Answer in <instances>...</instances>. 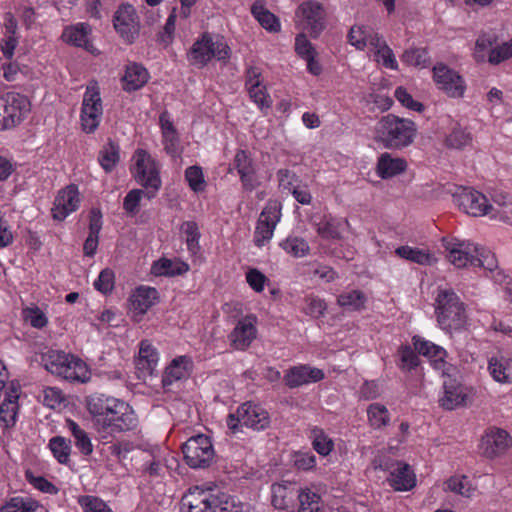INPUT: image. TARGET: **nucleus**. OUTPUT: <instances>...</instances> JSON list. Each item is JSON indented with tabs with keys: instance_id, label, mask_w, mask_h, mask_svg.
<instances>
[{
	"instance_id": "obj_50",
	"label": "nucleus",
	"mask_w": 512,
	"mask_h": 512,
	"mask_svg": "<svg viewBox=\"0 0 512 512\" xmlns=\"http://www.w3.org/2000/svg\"><path fill=\"white\" fill-rule=\"evenodd\" d=\"M472 141L471 134L462 128H454L450 134L447 135L445 143L447 147L453 149H462L469 145Z\"/></svg>"
},
{
	"instance_id": "obj_7",
	"label": "nucleus",
	"mask_w": 512,
	"mask_h": 512,
	"mask_svg": "<svg viewBox=\"0 0 512 512\" xmlns=\"http://www.w3.org/2000/svg\"><path fill=\"white\" fill-rule=\"evenodd\" d=\"M211 490V487L206 490L199 486L190 488L181 498L180 512H223L222 497L212 494Z\"/></svg>"
},
{
	"instance_id": "obj_28",
	"label": "nucleus",
	"mask_w": 512,
	"mask_h": 512,
	"mask_svg": "<svg viewBox=\"0 0 512 512\" xmlns=\"http://www.w3.org/2000/svg\"><path fill=\"white\" fill-rule=\"evenodd\" d=\"M444 396L440 399V405L446 410H453L465 402L466 394L462 386L453 379L444 381Z\"/></svg>"
},
{
	"instance_id": "obj_27",
	"label": "nucleus",
	"mask_w": 512,
	"mask_h": 512,
	"mask_svg": "<svg viewBox=\"0 0 512 512\" xmlns=\"http://www.w3.org/2000/svg\"><path fill=\"white\" fill-rule=\"evenodd\" d=\"M191 360L186 356H180L172 360L171 364L165 369L162 377V385L168 389L175 381L185 379L189 376V367Z\"/></svg>"
},
{
	"instance_id": "obj_9",
	"label": "nucleus",
	"mask_w": 512,
	"mask_h": 512,
	"mask_svg": "<svg viewBox=\"0 0 512 512\" xmlns=\"http://www.w3.org/2000/svg\"><path fill=\"white\" fill-rule=\"evenodd\" d=\"M433 80L439 90L450 98L463 97L466 84L462 76L443 62L436 63L433 68Z\"/></svg>"
},
{
	"instance_id": "obj_4",
	"label": "nucleus",
	"mask_w": 512,
	"mask_h": 512,
	"mask_svg": "<svg viewBox=\"0 0 512 512\" xmlns=\"http://www.w3.org/2000/svg\"><path fill=\"white\" fill-rule=\"evenodd\" d=\"M41 363L47 371L70 381H85L86 365L73 355L60 351H48L41 357Z\"/></svg>"
},
{
	"instance_id": "obj_62",
	"label": "nucleus",
	"mask_w": 512,
	"mask_h": 512,
	"mask_svg": "<svg viewBox=\"0 0 512 512\" xmlns=\"http://www.w3.org/2000/svg\"><path fill=\"white\" fill-rule=\"evenodd\" d=\"M246 280L249 286L256 292H262L264 289L267 277L258 269H250L246 273Z\"/></svg>"
},
{
	"instance_id": "obj_8",
	"label": "nucleus",
	"mask_w": 512,
	"mask_h": 512,
	"mask_svg": "<svg viewBox=\"0 0 512 512\" xmlns=\"http://www.w3.org/2000/svg\"><path fill=\"white\" fill-rule=\"evenodd\" d=\"M30 110L28 98L19 93L9 92L0 97V131L20 124Z\"/></svg>"
},
{
	"instance_id": "obj_16",
	"label": "nucleus",
	"mask_w": 512,
	"mask_h": 512,
	"mask_svg": "<svg viewBox=\"0 0 512 512\" xmlns=\"http://www.w3.org/2000/svg\"><path fill=\"white\" fill-rule=\"evenodd\" d=\"M512 446V437L501 428H488L481 438L480 449L487 459L502 456Z\"/></svg>"
},
{
	"instance_id": "obj_23",
	"label": "nucleus",
	"mask_w": 512,
	"mask_h": 512,
	"mask_svg": "<svg viewBox=\"0 0 512 512\" xmlns=\"http://www.w3.org/2000/svg\"><path fill=\"white\" fill-rule=\"evenodd\" d=\"M272 505L279 510H288L295 506V499L301 491L294 483H274L271 487Z\"/></svg>"
},
{
	"instance_id": "obj_15",
	"label": "nucleus",
	"mask_w": 512,
	"mask_h": 512,
	"mask_svg": "<svg viewBox=\"0 0 512 512\" xmlns=\"http://www.w3.org/2000/svg\"><path fill=\"white\" fill-rule=\"evenodd\" d=\"M220 47L218 40L214 41L210 33L204 32L191 46L187 54L188 60L192 65L203 67L214 57L222 59Z\"/></svg>"
},
{
	"instance_id": "obj_29",
	"label": "nucleus",
	"mask_w": 512,
	"mask_h": 512,
	"mask_svg": "<svg viewBox=\"0 0 512 512\" xmlns=\"http://www.w3.org/2000/svg\"><path fill=\"white\" fill-rule=\"evenodd\" d=\"M251 13L266 31L278 33L281 30L279 18L265 7L263 0H256L253 3Z\"/></svg>"
},
{
	"instance_id": "obj_58",
	"label": "nucleus",
	"mask_w": 512,
	"mask_h": 512,
	"mask_svg": "<svg viewBox=\"0 0 512 512\" xmlns=\"http://www.w3.org/2000/svg\"><path fill=\"white\" fill-rule=\"evenodd\" d=\"M295 51L302 59L308 58L310 55H316L315 48L304 33H300L296 36Z\"/></svg>"
},
{
	"instance_id": "obj_56",
	"label": "nucleus",
	"mask_w": 512,
	"mask_h": 512,
	"mask_svg": "<svg viewBox=\"0 0 512 512\" xmlns=\"http://www.w3.org/2000/svg\"><path fill=\"white\" fill-rule=\"evenodd\" d=\"M512 57V39L506 43H503L500 46H497L495 48H492L488 61L491 64H499L504 60H507Z\"/></svg>"
},
{
	"instance_id": "obj_2",
	"label": "nucleus",
	"mask_w": 512,
	"mask_h": 512,
	"mask_svg": "<svg viewBox=\"0 0 512 512\" xmlns=\"http://www.w3.org/2000/svg\"><path fill=\"white\" fill-rule=\"evenodd\" d=\"M417 131L413 120L389 113L376 123L374 140L385 149L403 150L414 143Z\"/></svg>"
},
{
	"instance_id": "obj_6",
	"label": "nucleus",
	"mask_w": 512,
	"mask_h": 512,
	"mask_svg": "<svg viewBox=\"0 0 512 512\" xmlns=\"http://www.w3.org/2000/svg\"><path fill=\"white\" fill-rule=\"evenodd\" d=\"M182 452L186 464L193 469H206L215 458L212 441L204 434L190 437L182 445Z\"/></svg>"
},
{
	"instance_id": "obj_49",
	"label": "nucleus",
	"mask_w": 512,
	"mask_h": 512,
	"mask_svg": "<svg viewBox=\"0 0 512 512\" xmlns=\"http://www.w3.org/2000/svg\"><path fill=\"white\" fill-rule=\"evenodd\" d=\"M248 92L250 98L261 110L269 109L271 107L272 101L269 94L267 93L265 85H258L256 82L255 84L249 86Z\"/></svg>"
},
{
	"instance_id": "obj_21",
	"label": "nucleus",
	"mask_w": 512,
	"mask_h": 512,
	"mask_svg": "<svg viewBox=\"0 0 512 512\" xmlns=\"http://www.w3.org/2000/svg\"><path fill=\"white\" fill-rule=\"evenodd\" d=\"M158 298V291L155 288L138 287L129 298L133 320L139 322L142 316L157 303Z\"/></svg>"
},
{
	"instance_id": "obj_32",
	"label": "nucleus",
	"mask_w": 512,
	"mask_h": 512,
	"mask_svg": "<svg viewBox=\"0 0 512 512\" xmlns=\"http://www.w3.org/2000/svg\"><path fill=\"white\" fill-rule=\"evenodd\" d=\"M149 78L147 70L140 64L133 63L126 68L123 81L125 82L124 90L135 91L143 87Z\"/></svg>"
},
{
	"instance_id": "obj_48",
	"label": "nucleus",
	"mask_w": 512,
	"mask_h": 512,
	"mask_svg": "<svg viewBox=\"0 0 512 512\" xmlns=\"http://www.w3.org/2000/svg\"><path fill=\"white\" fill-rule=\"evenodd\" d=\"M38 503L34 500H25L22 497H13L0 509L1 512H35Z\"/></svg>"
},
{
	"instance_id": "obj_5",
	"label": "nucleus",
	"mask_w": 512,
	"mask_h": 512,
	"mask_svg": "<svg viewBox=\"0 0 512 512\" xmlns=\"http://www.w3.org/2000/svg\"><path fill=\"white\" fill-rule=\"evenodd\" d=\"M270 425L269 413L258 404L245 402L239 406L236 413H230L227 426L232 434L242 431V427L252 428L257 431L264 430Z\"/></svg>"
},
{
	"instance_id": "obj_36",
	"label": "nucleus",
	"mask_w": 512,
	"mask_h": 512,
	"mask_svg": "<svg viewBox=\"0 0 512 512\" xmlns=\"http://www.w3.org/2000/svg\"><path fill=\"white\" fill-rule=\"evenodd\" d=\"M395 253L400 258L419 265H429L434 259L433 255L428 250H423L408 245H403L396 248Z\"/></svg>"
},
{
	"instance_id": "obj_45",
	"label": "nucleus",
	"mask_w": 512,
	"mask_h": 512,
	"mask_svg": "<svg viewBox=\"0 0 512 512\" xmlns=\"http://www.w3.org/2000/svg\"><path fill=\"white\" fill-rule=\"evenodd\" d=\"M313 449L321 456L329 455L334 448V441L321 428L312 430Z\"/></svg>"
},
{
	"instance_id": "obj_22",
	"label": "nucleus",
	"mask_w": 512,
	"mask_h": 512,
	"mask_svg": "<svg viewBox=\"0 0 512 512\" xmlns=\"http://www.w3.org/2000/svg\"><path fill=\"white\" fill-rule=\"evenodd\" d=\"M324 376L321 369L301 365L290 368L283 379L285 385L293 389L305 384L319 382L324 379Z\"/></svg>"
},
{
	"instance_id": "obj_37",
	"label": "nucleus",
	"mask_w": 512,
	"mask_h": 512,
	"mask_svg": "<svg viewBox=\"0 0 512 512\" xmlns=\"http://www.w3.org/2000/svg\"><path fill=\"white\" fill-rule=\"evenodd\" d=\"M401 61L408 66L423 69L430 65L431 58L426 47H411L403 52L401 55Z\"/></svg>"
},
{
	"instance_id": "obj_26",
	"label": "nucleus",
	"mask_w": 512,
	"mask_h": 512,
	"mask_svg": "<svg viewBox=\"0 0 512 512\" xmlns=\"http://www.w3.org/2000/svg\"><path fill=\"white\" fill-rule=\"evenodd\" d=\"M407 169V162L404 158H394L390 153H382L376 164V172L381 179H389L397 176Z\"/></svg>"
},
{
	"instance_id": "obj_34",
	"label": "nucleus",
	"mask_w": 512,
	"mask_h": 512,
	"mask_svg": "<svg viewBox=\"0 0 512 512\" xmlns=\"http://www.w3.org/2000/svg\"><path fill=\"white\" fill-rule=\"evenodd\" d=\"M189 270V265L185 262H173L167 258H161L154 262L151 272L157 276H177L186 273Z\"/></svg>"
},
{
	"instance_id": "obj_10",
	"label": "nucleus",
	"mask_w": 512,
	"mask_h": 512,
	"mask_svg": "<svg viewBox=\"0 0 512 512\" xmlns=\"http://www.w3.org/2000/svg\"><path fill=\"white\" fill-rule=\"evenodd\" d=\"M295 16L303 20V29L307 30L312 38L319 37L326 27L325 9L323 5L316 0L302 2L296 9Z\"/></svg>"
},
{
	"instance_id": "obj_11",
	"label": "nucleus",
	"mask_w": 512,
	"mask_h": 512,
	"mask_svg": "<svg viewBox=\"0 0 512 512\" xmlns=\"http://www.w3.org/2000/svg\"><path fill=\"white\" fill-rule=\"evenodd\" d=\"M97 422L104 430H108L110 434L131 431L138 425L137 416L124 401H120L117 404V407L108 418L98 419Z\"/></svg>"
},
{
	"instance_id": "obj_43",
	"label": "nucleus",
	"mask_w": 512,
	"mask_h": 512,
	"mask_svg": "<svg viewBox=\"0 0 512 512\" xmlns=\"http://www.w3.org/2000/svg\"><path fill=\"white\" fill-rule=\"evenodd\" d=\"M338 304L351 311H358L365 307L366 297L360 290H352L338 296Z\"/></svg>"
},
{
	"instance_id": "obj_25",
	"label": "nucleus",
	"mask_w": 512,
	"mask_h": 512,
	"mask_svg": "<svg viewBox=\"0 0 512 512\" xmlns=\"http://www.w3.org/2000/svg\"><path fill=\"white\" fill-rule=\"evenodd\" d=\"M234 164L240 175L243 187L246 190L252 191L259 182L256 177V172L252 163V159L244 150H239L234 158Z\"/></svg>"
},
{
	"instance_id": "obj_17",
	"label": "nucleus",
	"mask_w": 512,
	"mask_h": 512,
	"mask_svg": "<svg viewBox=\"0 0 512 512\" xmlns=\"http://www.w3.org/2000/svg\"><path fill=\"white\" fill-rule=\"evenodd\" d=\"M137 17L132 5L123 4L115 12L113 24L116 31L127 42L133 43L139 33Z\"/></svg>"
},
{
	"instance_id": "obj_38",
	"label": "nucleus",
	"mask_w": 512,
	"mask_h": 512,
	"mask_svg": "<svg viewBox=\"0 0 512 512\" xmlns=\"http://www.w3.org/2000/svg\"><path fill=\"white\" fill-rule=\"evenodd\" d=\"M512 361L504 357H492L489 360V370L493 379L499 383L511 382Z\"/></svg>"
},
{
	"instance_id": "obj_64",
	"label": "nucleus",
	"mask_w": 512,
	"mask_h": 512,
	"mask_svg": "<svg viewBox=\"0 0 512 512\" xmlns=\"http://www.w3.org/2000/svg\"><path fill=\"white\" fill-rule=\"evenodd\" d=\"M25 319L29 321L34 328H43L48 322L47 317L38 307L27 309L25 311Z\"/></svg>"
},
{
	"instance_id": "obj_40",
	"label": "nucleus",
	"mask_w": 512,
	"mask_h": 512,
	"mask_svg": "<svg viewBox=\"0 0 512 512\" xmlns=\"http://www.w3.org/2000/svg\"><path fill=\"white\" fill-rule=\"evenodd\" d=\"M399 361L397 366L403 372H411L420 365V358L409 345H401L398 348Z\"/></svg>"
},
{
	"instance_id": "obj_35",
	"label": "nucleus",
	"mask_w": 512,
	"mask_h": 512,
	"mask_svg": "<svg viewBox=\"0 0 512 512\" xmlns=\"http://www.w3.org/2000/svg\"><path fill=\"white\" fill-rule=\"evenodd\" d=\"M17 399L16 391H12L6 395V398L0 405V422L3 423L4 428H10L15 425L18 412Z\"/></svg>"
},
{
	"instance_id": "obj_53",
	"label": "nucleus",
	"mask_w": 512,
	"mask_h": 512,
	"mask_svg": "<svg viewBox=\"0 0 512 512\" xmlns=\"http://www.w3.org/2000/svg\"><path fill=\"white\" fill-rule=\"evenodd\" d=\"M394 96L407 109L422 112L425 108L421 102L414 100L412 95L402 86L396 88Z\"/></svg>"
},
{
	"instance_id": "obj_60",
	"label": "nucleus",
	"mask_w": 512,
	"mask_h": 512,
	"mask_svg": "<svg viewBox=\"0 0 512 512\" xmlns=\"http://www.w3.org/2000/svg\"><path fill=\"white\" fill-rule=\"evenodd\" d=\"M79 502L85 512H112L111 509L97 497L83 496Z\"/></svg>"
},
{
	"instance_id": "obj_42",
	"label": "nucleus",
	"mask_w": 512,
	"mask_h": 512,
	"mask_svg": "<svg viewBox=\"0 0 512 512\" xmlns=\"http://www.w3.org/2000/svg\"><path fill=\"white\" fill-rule=\"evenodd\" d=\"M368 420L374 429L385 427L389 423V411L380 403H372L367 408Z\"/></svg>"
},
{
	"instance_id": "obj_24",
	"label": "nucleus",
	"mask_w": 512,
	"mask_h": 512,
	"mask_svg": "<svg viewBox=\"0 0 512 512\" xmlns=\"http://www.w3.org/2000/svg\"><path fill=\"white\" fill-rule=\"evenodd\" d=\"M396 467L391 470L388 482L396 491H409L416 485V476L410 465L404 462H396Z\"/></svg>"
},
{
	"instance_id": "obj_30",
	"label": "nucleus",
	"mask_w": 512,
	"mask_h": 512,
	"mask_svg": "<svg viewBox=\"0 0 512 512\" xmlns=\"http://www.w3.org/2000/svg\"><path fill=\"white\" fill-rule=\"evenodd\" d=\"M121 400L104 395H92L87 398V408L93 416L108 418Z\"/></svg>"
},
{
	"instance_id": "obj_3",
	"label": "nucleus",
	"mask_w": 512,
	"mask_h": 512,
	"mask_svg": "<svg viewBox=\"0 0 512 512\" xmlns=\"http://www.w3.org/2000/svg\"><path fill=\"white\" fill-rule=\"evenodd\" d=\"M435 314L439 327L453 334L467 328L466 305L453 289L439 290L435 299Z\"/></svg>"
},
{
	"instance_id": "obj_14",
	"label": "nucleus",
	"mask_w": 512,
	"mask_h": 512,
	"mask_svg": "<svg viewBox=\"0 0 512 512\" xmlns=\"http://www.w3.org/2000/svg\"><path fill=\"white\" fill-rule=\"evenodd\" d=\"M257 317L248 314L236 320L234 329L229 334L230 346L234 350L245 351L257 338Z\"/></svg>"
},
{
	"instance_id": "obj_59",
	"label": "nucleus",
	"mask_w": 512,
	"mask_h": 512,
	"mask_svg": "<svg viewBox=\"0 0 512 512\" xmlns=\"http://www.w3.org/2000/svg\"><path fill=\"white\" fill-rule=\"evenodd\" d=\"M466 479L467 477L465 475L461 477L452 476L445 482V485L447 486V489L450 490L451 492H454L461 496L470 497L471 489L470 487L466 488Z\"/></svg>"
},
{
	"instance_id": "obj_41",
	"label": "nucleus",
	"mask_w": 512,
	"mask_h": 512,
	"mask_svg": "<svg viewBox=\"0 0 512 512\" xmlns=\"http://www.w3.org/2000/svg\"><path fill=\"white\" fill-rule=\"evenodd\" d=\"M71 442L62 436H55L49 441V448L61 464H67L70 459Z\"/></svg>"
},
{
	"instance_id": "obj_1",
	"label": "nucleus",
	"mask_w": 512,
	"mask_h": 512,
	"mask_svg": "<svg viewBox=\"0 0 512 512\" xmlns=\"http://www.w3.org/2000/svg\"><path fill=\"white\" fill-rule=\"evenodd\" d=\"M134 158L135 166L132 170L134 179L145 190L133 189L125 196L123 208L130 215L138 212L143 196L148 199L154 198L162 184L157 163L146 150L137 149Z\"/></svg>"
},
{
	"instance_id": "obj_52",
	"label": "nucleus",
	"mask_w": 512,
	"mask_h": 512,
	"mask_svg": "<svg viewBox=\"0 0 512 512\" xmlns=\"http://www.w3.org/2000/svg\"><path fill=\"white\" fill-rule=\"evenodd\" d=\"M475 253V266L484 268L489 271H493L497 267V261L490 251H486L484 248L478 246L473 247Z\"/></svg>"
},
{
	"instance_id": "obj_57",
	"label": "nucleus",
	"mask_w": 512,
	"mask_h": 512,
	"mask_svg": "<svg viewBox=\"0 0 512 512\" xmlns=\"http://www.w3.org/2000/svg\"><path fill=\"white\" fill-rule=\"evenodd\" d=\"M349 43L359 50L367 45V31L364 26H352L348 33Z\"/></svg>"
},
{
	"instance_id": "obj_51",
	"label": "nucleus",
	"mask_w": 512,
	"mask_h": 512,
	"mask_svg": "<svg viewBox=\"0 0 512 512\" xmlns=\"http://www.w3.org/2000/svg\"><path fill=\"white\" fill-rule=\"evenodd\" d=\"M185 179L193 191L204 190L205 181L201 167L196 165L188 167L185 171Z\"/></svg>"
},
{
	"instance_id": "obj_55",
	"label": "nucleus",
	"mask_w": 512,
	"mask_h": 512,
	"mask_svg": "<svg viewBox=\"0 0 512 512\" xmlns=\"http://www.w3.org/2000/svg\"><path fill=\"white\" fill-rule=\"evenodd\" d=\"M115 275L109 268L103 269L98 279L94 282V287L103 294H108L114 289Z\"/></svg>"
},
{
	"instance_id": "obj_63",
	"label": "nucleus",
	"mask_w": 512,
	"mask_h": 512,
	"mask_svg": "<svg viewBox=\"0 0 512 512\" xmlns=\"http://www.w3.org/2000/svg\"><path fill=\"white\" fill-rule=\"evenodd\" d=\"M176 8L174 7L165 23L163 28V32L159 34V40L162 43L169 44L172 41L174 31H175V21H176Z\"/></svg>"
},
{
	"instance_id": "obj_12",
	"label": "nucleus",
	"mask_w": 512,
	"mask_h": 512,
	"mask_svg": "<svg viewBox=\"0 0 512 512\" xmlns=\"http://www.w3.org/2000/svg\"><path fill=\"white\" fill-rule=\"evenodd\" d=\"M102 111L99 89L96 86H88L81 109V125L85 132L92 133L95 131L99 125Z\"/></svg>"
},
{
	"instance_id": "obj_46",
	"label": "nucleus",
	"mask_w": 512,
	"mask_h": 512,
	"mask_svg": "<svg viewBox=\"0 0 512 512\" xmlns=\"http://www.w3.org/2000/svg\"><path fill=\"white\" fill-rule=\"evenodd\" d=\"M181 231L186 236V244L188 250L192 254L196 255L200 250V231L197 223L194 221H186L181 225Z\"/></svg>"
},
{
	"instance_id": "obj_33",
	"label": "nucleus",
	"mask_w": 512,
	"mask_h": 512,
	"mask_svg": "<svg viewBox=\"0 0 512 512\" xmlns=\"http://www.w3.org/2000/svg\"><path fill=\"white\" fill-rule=\"evenodd\" d=\"M89 32V25L81 23L77 26L66 28L62 34V38L69 44L77 47H83L90 51V48L93 46L88 39Z\"/></svg>"
},
{
	"instance_id": "obj_20",
	"label": "nucleus",
	"mask_w": 512,
	"mask_h": 512,
	"mask_svg": "<svg viewBox=\"0 0 512 512\" xmlns=\"http://www.w3.org/2000/svg\"><path fill=\"white\" fill-rule=\"evenodd\" d=\"M442 243L449 253V262L455 267L464 268L468 265H476L473 251L475 245L463 241L446 240L445 238L442 239Z\"/></svg>"
},
{
	"instance_id": "obj_18",
	"label": "nucleus",
	"mask_w": 512,
	"mask_h": 512,
	"mask_svg": "<svg viewBox=\"0 0 512 512\" xmlns=\"http://www.w3.org/2000/svg\"><path fill=\"white\" fill-rule=\"evenodd\" d=\"M456 202L460 209L474 217L484 216L492 209L484 194L468 189L456 195Z\"/></svg>"
},
{
	"instance_id": "obj_31",
	"label": "nucleus",
	"mask_w": 512,
	"mask_h": 512,
	"mask_svg": "<svg viewBox=\"0 0 512 512\" xmlns=\"http://www.w3.org/2000/svg\"><path fill=\"white\" fill-rule=\"evenodd\" d=\"M158 363V353L156 349L148 343L142 341L139 349V357L136 360L138 370L145 374L152 375Z\"/></svg>"
},
{
	"instance_id": "obj_19",
	"label": "nucleus",
	"mask_w": 512,
	"mask_h": 512,
	"mask_svg": "<svg viewBox=\"0 0 512 512\" xmlns=\"http://www.w3.org/2000/svg\"><path fill=\"white\" fill-rule=\"evenodd\" d=\"M80 203L78 188L74 184L60 190L54 201L52 216L55 220H64L71 212L75 211Z\"/></svg>"
},
{
	"instance_id": "obj_47",
	"label": "nucleus",
	"mask_w": 512,
	"mask_h": 512,
	"mask_svg": "<svg viewBox=\"0 0 512 512\" xmlns=\"http://www.w3.org/2000/svg\"><path fill=\"white\" fill-rule=\"evenodd\" d=\"M298 512H321L320 496L309 489L301 491L298 495Z\"/></svg>"
},
{
	"instance_id": "obj_13",
	"label": "nucleus",
	"mask_w": 512,
	"mask_h": 512,
	"mask_svg": "<svg viewBox=\"0 0 512 512\" xmlns=\"http://www.w3.org/2000/svg\"><path fill=\"white\" fill-rule=\"evenodd\" d=\"M281 217V204L277 201H270L262 210L254 232V243L262 247L268 242L274 233L275 227Z\"/></svg>"
},
{
	"instance_id": "obj_54",
	"label": "nucleus",
	"mask_w": 512,
	"mask_h": 512,
	"mask_svg": "<svg viewBox=\"0 0 512 512\" xmlns=\"http://www.w3.org/2000/svg\"><path fill=\"white\" fill-rule=\"evenodd\" d=\"M26 480L41 492L55 495L59 489L42 476H35L30 470L25 472Z\"/></svg>"
},
{
	"instance_id": "obj_61",
	"label": "nucleus",
	"mask_w": 512,
	"mask_h": 512,
	"mask_svg": "<svg viewBox=\"0 0 512 512\" xmlns=\"http://www.w3.org/2000/svg\"><path fill=\"white\" fill-rule=\"evenodd\" d=\"M376 61L378 63H382V65L386 68H390L392 70L398 69V64L395 59L394 53L389 46H384L380 50L375 53Z\"/></svg>"
},
{
	"instance_id": "obj_39",
	"label": "nucleus",
	"mask_w": 512,
	"mask_h": 512,
	"mask_svg": "<svg viewBox=\"0 0 512 512\" xmlns=\"http://www.w3.org/2000/svg\"><path fill=\"white\" fill-rule=\"evenodd\" d=\"M119 152V145L111 139L100 150L98 160L105 172L110 173L117 165L120 160Z\"/></svg>"
},
{
	"instance_id": "obj_44",
	"label": "nucleus",
	"mask_w": 512,
	"mask_h": 512,
	"mask_svg": "<svg viewBox=\"0 0 512 512\" xmlns=\"http://www.w3.org/2000/svg\"><path fill=\"white\" fill-rule=\"evenodd\" d=\"M280 246L295 258L304 257L310 252V247L307 241L299 237H288L280 243Z\"/></svg>"
}]
</instances>
